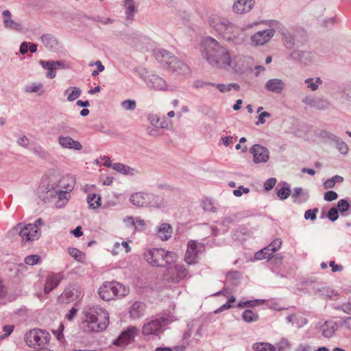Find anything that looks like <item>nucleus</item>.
I'll use <instances>...</instances> for the list:
<instances>
[{
	"label": "nucleus",
	"mask_w": 351,
	"mask_h": 351,
	"mask_svg": "<svg viewBox=\"0 0 351 351\" xmlns=\"http://www.w3.org/2000/svg\"><path fill=\"white\" fill-rule=\"evenodd\" d=\"M2 14L3 18V23L5 27L15 30L20 29V25L12 20L11 12L9 10H4Z\"/></svg>",
	"instance_id": "nucleus-28"
},
{
	"label": "nucleus",
	"mask_w": 351,
	"mask_h": 351,
	"mask_svg": "<svg viewBox=\"0 0 351 351\" xmlns=\"http://www.w3.org/2000/svg\"><path fill=\"white\" fill-rule=\"evenodd\" d=\"M58 143L63 148L73 149L78 151L82 149V146L79 141H75L68 136H60L58 137Z\"/></svg>",
	"instance_id": "nucleus-19"
},
{
	"label": "nucleus",
	"mask_w": 351,
	"mask_h": 351,
	"mask_svg": "<svg viewBox=\"0 0 351 351\" xmlns=\"http://www.w3.org/2000/svg\"><path fill=\"white\" fill-rule=\"evenodd\" d=\"M335 184L334 182V180L332 179V178L326 180L324 182V187L326 189H332L335 186Z\"/></svg>",
	"instance_id": "nucleus-57"
},
{
	"label": "nucleus",
	"mask_w": 351,
	"mask_h": 351,
	"mask_svg": "<svg viewBox=\"0 0 351 351\" xmlns=\"http://www.w3.org/2000/svg\"><path fill=\"white\" fill-rule=\"evenodd\" d=\"M13 328H14L13 326H11V325L4 326L3 329L5 334L2 337H0V339H2L3 338H5L6 337H8L12 332Z\"/></svg>",
	"instance_id": "nucleus-52"
},
{
	"label": "nucleus",
	"mask_w": 351,
	"mask_h": 351,
	"mask_svg": "<svg viewBox=\"0 0 351 351\" xmlns=\"http://www.w3.org/2000/svg\"><path fill=\"white\" fill-rule=\"evenodd\" d=\"M109 324L108 311L98 306L88 308L84 312L82 328L84 332H93L104 330Z\"/></svg>",
	"instance_id": "nucleus-2"
},
{
	"label": "nucleus",
	"mask_w": 351,
	"mask_h": 351,
	"mask_svg": "<svg viewBox=\"0 0 351 351\" xmlns=\"http://www.w3.org/2000/svg\"><path fill=\"white\" fill-rule=\"evenodd\" d=\"M124 221L127 226L134 227L137 230H143L145 226L144 220L137 217H128L124 219Z\"/></svg>",
	"instance_id": "nucleus-30"
},
{
	"label": "nucleus",
	"mask_w": 351,
	"mask_h": 351,
	"mask_svg": "<svg viewBox=\"0 0 351 351\" xmlns=\"http://www.w3.org/2000/svg\"><path fill=\"white\" fill-rule=\"evenodd\" d=\"M329 265L331 267L332 271L333 272H336V271H341L342 269H343L341 265H336L335 261H330Z\"/></svg>",
	"instance_id": "nucleus-60"
},
{
	"label": "nucleus",
	"mask_w": 351,
	"mask_h": 351,
	"mask_svg": "<svg viewBox=\"0 0 351 351\" xmlns=\"http://www.w3.org/2000/svg\"><path fill=\"white\" fill-rule=\"evenodd\" d=\"M121 106L125 110H134L136 107V104L134 100L127 99L123 101Z\"/></svg>",
	"instance_id": "nucleus-39"
},
{
	"label": "nucleus",
	"mask_w": 351,
	"mask_h": 351,
	"mask_svg": "<svg viewBox=\"0 0 351 351\" xmlns=\"http://www.w3.org/2000/svg\"><path fill=\"white\" fill-rule=\"evenodd\" d=\"M282 241L280 239H274L269 245V247L271 249V252H276L278 250L282 245Z\"/></svg>",
	"instance_id": "nucleus-42"
},
{
	"label": "nucleus",
	"mask_w": 351,
	"mask_h": 351,
	"mask_svg": "<svg viewBox=\"0 0 351 351\" xmlns=\"http://www.w3.org/2000/svg\"><path fill=\"white\" fill-rule=\"evenodd\" d=\"M172 125V123L171 121L167 120L165 117L162 119L160 118V121L158 123V127L160 128H169L170 126Z\"/></svg>",
	"instance_id": "nucleus-49"
},
{
	"label": "nucleus",
	"mask_w": 351,
	"mask_h": 351,
	"mask_svg": "<svg viewBox=\"0 0 351 351\" xmlns=\"http://www.w3.org/2000/svg\"><path fill=\"white\" fill-rule=\"evenodd\" d=\"M202 208L206 211H214L215 208L213 205L212 202L209 199H206L202 202Z\"/></svg>",
	"instance_id": "nucleus-47"
},
{
	"label": "nucleus",
	"mask_w": 351,
	"mask_h": 351,
	"mask_svg": "<svg viewBox=\"0 0 351 351\" xmlns=\"http://www.w3.org/2000/svg\"><path fill=\"white\" fill-rule=\"evenodd\" d=\"M145 82L147 86L158 90H165L167 87L165 81L160 76L154 74L149 75L145 79Z\"/></svg>",
	"instance_id": "nucleus-16"
},
{
	"label": "nucleus",
	"mask_w": 351,
	"mask_h": 351,
	"mask_svg": "<svg viewBox=\"0 0 351 351\" xmlns=\"http://www.w3.org/2000/svg\"><path fill=\"white\" fill-rule=\"evenodd\" d=\"M18 143L20 145L26 147L29 144V140L26 136H22L19 139Z\"/></svg>",
	"instance_id": "nucleus-64"
},
{
	"label": "nucleus",
	"mask_w": 351,
	"mask_h": 351,
	"mask_svg": "<svg viewBox=\"0 0 351 351\" xmlns=\"http://www.w3.org/2000/svg\"><path fill=\"white\" fill-rule=\"evenodd\" d=\"M255 163L266 162L269 158V150L261 145L256 144L250 149Z\"/></svg>",
	"instance_id": "nucleus-14"
},
{
	"label": "nucleus",
	"mask_w": 351,
	"mask_h": 351,
	"mask_svg": "<svg viewBox=\"0 0 351 351\" xmlns=\"http://www.w3.org/2000/svg\"><path fill=\"white\" fill-rule=\"evenodd\" d=\"M138 330L135 326H130L126 330L123 331L119 337L115 339L113 344L119 347L124 348L134 341Z\"/></svg>",
	"instance_id": "nucleus-13"
},
{
	"label": "nucleus",
	"mask_w": 351,
	"mask_h": 351,
	"mask_svg": "<svg viewBox=\"0 0 351 351\" xmlns=\"http://www.w3.org/2000/svg\"><path fill=\"white\" fill-rule=\"evenodd\" d=\"M186 269L182 265L175 264L167 267L164 276L169 282H179L186 276Z\"/></svg>",
	"instance_id": "nucleus-12"
},
{
	"label": "nucleus",
	"mask_w": 351,
	"mask_h": 351,
	"mask_svg": "<svg viewBox=\"0 0 351 351\" xmlns=\"http://www.w3.org/2000/svg\"><path fill=\"white\" fill-rule=\"evenodd\" d=\"M25 91L29 93H35L39 95H41L45 92L43 85L41 83H33L32 84L27 85L25 87Z\"/></svg>",
	"instance_id": "nucleus-34"
},
{
	"label": "nucleus",
	"mask_w": 351,
	"mask_h": 351,
	"mask_svg": "<svg viewBox=\"0 0 351 351\" xmlns=\"http://www.w3.org/2000/svg\"><path fill=\"white\" fill-rule=\"evenodd\" d=\"M197 244L195 241H190L188 243L187 250L185 254V261L191 265L197 262Z\"/></svg>",
	"instance_id": "nucleus-18"
},
{
	"label": "nucleus",
	"mask_w": 351,
	"mask_h": 351,
	"mask_svg": "<svg viewBox=\"0 0 351 351\" xmlns=\"http://www.w3.org/2000/svg\"><path fill=\"white\" fill-rule=\"evenodd\" d=\"M81 291L77 288H68L64 290L60 297V300L65 303H69L79 298Z\"/></svg>",
	"instance_id": "nucleus-21"
},
{
	"label": "nucleus",
	"mask_w": 351,
	"mask_h": 351,
	"mask_svg": "<svg viewBox=\"0 0 351 351\" xmlns=\"http://www.w3.org/2000/svg\"><path fill=\"white\" fill-rule=\"evenodd\" d=\"M276 183V179L274 178H271L267 180L264 184L265 189L266 191L271 190V189L274 188Z\"/></svg>",
	"instance_id": "nucleus-48"
},
{
	"label": "nucleus",
	"mask_w": 351,
	"mask_h": 351,
	"mask_svg": "<svg viewBox=\"0 0 351 351\" xmlns=\"http://www.w3.org/2000/svg\"><path fill=\"white\" fill-rule=\"evenodd\" d=\"M169 323L166 317H158L146 322L142 328V333L145 335L158 336L162 333L164 327Z\"/></svg>",
	"instance_id": "nucleus-7"
},
{
	"label": "nucleus",
	"mask_w": 351,
	"mask_h": 351,
	"mask_svg": "<svg viewBox=\"0 0 351 351\" xmlns=\"http://www.w3.org/2000/svg\"><path fill=\"white\" fill-rule=\"evenodd\" d=\"M242 317L246 322H252L258 320V315L251 310H245L243 313Z\"/></svg>",
	"instance_id": "nucleus-35"
},
{
	"label": "nucleus",
	"mask_w": 351,
	"mask_h": 351,
	"mask_svg": "<svg viewBox=\"0 0 351 351\" xmlns=\"http://www.w3.org/2000/svg\"><path fill=\"white\" fill-rule=\"evenodd\" d=\"M173 233L171 226L167 223H163L158 227L157 237L162 241L169 239Z\"/></svg>",
	"instance_id": "nucleus-23"
},
{
	"label": "nucleus",
	"mask_w": 351,
	"mask_h": 351,
	"mask_svg": "<svg viewBox=\"0 0 351 351\" xmlns=\"http://www.w3.org/2000/svg\"><path fill=\"white\" fill-rule=\"evenodd\" d=\"M271 114L267 112H261L258 117V121L256 123V125L259 124H264L265 123V117H269Z\"/></svg>",
	"instance_id": "nucleus-50"
},
{
	"label": "nucleus",
	"mask_w": 351,
	"mask_h": 351,
	"mask_svg": "<svg viewBox=\"0 0 351 351\" xmlns=\"http://www.w3.org/2000/svg\"><path fill=\"white\" fill-rule=\"evenodd\" d=\"M234 301H235L234 297H233V296L230 297L228 299V302L226 303L225 304H223V306H221L220 308H219L216 311V312L217 313V312L221 311L223 309L230 308L231 307L230 303L234 302Z\"/></svg>",
	"instance_id": "nucleus-53"
},
{
	"label": "nucleus",
	"mask_w": 351,
	"mask_h": 351,
	"mask_svg": "<svg viewBox=\"0 0 351 351\" xmlns=\"http://www.w3.org/2000/svg\"><path fill=\"white\" fill-rule=\"evenodd\" d=\"M201 53L209 64L217 68L228 69L232 66L234 61L229 50L212 38L202 42Z\"/></svg>",
	"instance_id": "nucleus-1"
},
{
	"label": "nucleus",
	"mask_w": 351,
	"mask_h": 351,
	"mask_svg": "<svg viewBox=\"0 0 351 351\" xmlns=\"http://www.w3.org/2000/svg\"><path fill=\"white\" fill-rule=\"evenodd\" d=\"M40 64L43 66V68L48 69L49 71L47 73V77L49 78H53L55 77L56 73L55 70L58 69L59 66H60L61 63L60 62H54L53 60L51 61H44L40 60Z\"/></svg>",
	"instance_id": "nucleus-24"
},
{
	"label": "nucleus",
	"mask_w": 351,
	"mask_h": 351,
	"mask_svg": "<svg viewBox=\"0 0 351 351\" xmlns=\"http://www.w3.org/2000/svg\"><path fill=\"white\" fill-rule=\"evenodd\" d=\"M121 250H122L121 249V243H119V242H116L114 244V247L112 250V253L114 254V255H117L118 254Z\"/></svg>",
	"instance_id": "nucleus-58"
},
{
	"label": "nucleus",
	"mask_w": 351,
	"mask_h": 351,
	"mask_svg": "<svg viewBox=\"0 0 351 351\" xmlns=\"http://www.w3.org/2000/svg\"><path fill=\"white\" fill-rule=\"evenodd\" d=\"M74 179L72 177L65 176L63 177L59 182L60 187L64 188L66 191H62L61 189H56V196L58 198V202H57L58 206H62L64 205L65 203L68 200L67 196L69 195L68 191H71L74 186Z\"/></svg>",
	"instance_id": "nucleus-9"
},
{
	"label": "nucleus",
	"mask_w": 351,
	"mask_h": 351,
	"mask_svg": "<svg viewBox=\"0 0 351 351\" xmlns=\"http://www.w3.org/2000/svg\"><path fill=\"white\" fill-rule=\"evenodd\" d=\"M129 293V289L118 282H106L98 291L99 297L104 300H111L116 297H124Z\"/></svg>",
	"instance_id": "nucleus-5"
},
{
	"label": "nucleus",
	"mask_w": 351,
	"mask_h": 351,
	"mask_svg": "<svg viewBox=\"0 0 351 351\" xmlns=\"http://www.w3.org/2000/svg\"><path fill=\"white\" fill-rule=\"evenodd\" d=\"M87 202L89 207L95 209L99 208L101 204V198L99 194L90 193L87 196Z\"/></svg>",
	"instance_id": "nucleus-31"
},
{
	"label": "nucleus",
	"mask_w": 351,
	"mask_h": 351,
	"mask_svg": "<svg viewBox=\"0 0 351 351\" xmlns=\"http://www.w3.org/2000/svg\"><path fill=\"white\" fill-rule=\"evenodd\" d=\"M254 4V0H235L233 10L237 14H243L251 10Z\"/></svg>",
	"instance_id": "nucleus-20"
},
{
	"label": "nucleus",
	"mask_w": 351,
	"mask_h": 351,
	"mask_svg": "<svg viewBox=\"0 0 351 351\" xmlns=\"http://www.w3.org/2000/svg\"><path fill=\"white\" fill-rule=\"evenodd\" d=\"M213 86L215 87L220 93H227L230 91L235 90L239 91L240 86L237 83L225 84H212Z\"/></svg>",
	"instance_id": "nucleus-27"
},
{
	"label": "nucleus",
	"mask_w": 351,
	"mask_h": 351,
	"mask_svg": "<svg viewBox=\"0 0 351 351\" xmlns=\"http://www.w3.org/2000/svg\"><path fill=\"white\" fill-rule=\"evenodd\" d=\"M146 306L141 302H135L130 306L129 313L132 319H138L143 316Z\"/></svg>",
	"instance_id": "nucleus-22"
},
{
	"label": "nucleus",
	"mask_w": 351,
	"mask_h": 351,
	"mask_svg": "<svg viewBox=\"0 0 351 351\" xmlns=\"http://www.w3.org/2000/svg\"><path fill=\"white\" fill-rule=\"evenodd\" d=\"M130 200L132 204L138 206L149 205L151 206L160 208L163 205V200L160 197L141 192L132 194Z\"/></svg>",
	"instance_id": "nucleus-6"
},
{
	"label": "nucleus",
	"mask_w": 351,
	"mask_h": 351,
	"mask_svg": "<svg viewBox=\"0 0 351 351\" xmlns=\"http://www.w3.org/2000/svg\"><path fill=\"white\" fill-rule=\"evenodd\" d=\"M274 36V30L269 29L258 32L252 36V42L255 45H263L267 43Z\"/></svg>",
	"instance_id": "nucleus-15"
},
{
	"label": "nucleus",
	"mask_w": 351,
	"mask_h": 351,
	"mask_svg": "<svg viewBox=\"0 0 351 351\" xmlns=\"http://www.w3.org/2000/svg\"><path fill=\"white\" fill-rule=\"evenodd\" d=\"M78 309L75 307H73L69 312V313L66 315V317L68 320L71 321L76 315Z\"/></svg>",
	"instance_id": "nucleus-56"
},
{
	"label": "nucleus",
	"mask_w": 351,
	"mask_h": 351,
	"mask_svg": "<svg viewBox=\"0 0 351 351\" xmlns=\"http://www.w3.org/2000/svg\"><path fill=\"white\" fill-rule=\"evenodd\" d=\"M125 14L127 20L132 21L134 13L137 11V6L134 0L124 1Z\"/></svg>",
	"instance_id": "nucleus-25"
},
{
	"label": "nucleus",
	"mask_w": 351,
	"mask_h": 351,
	"mask_svg": "<svg viewBox=\"0 0 351 351\" xmlns=\"http://www.w3.org/2000/svg\"><path fill=\"white\" fill-rule=\"evenodd\" d=\"M250 191L249 189L240 186L239 189L234 190L233 194L237 197H240L243 193H248Z\"/></svg>",
	"instance_id": "nucleus-51"
},
{
	"label": "nucleus",
	"mask_w": 351,
	"mask_h": 351,
	"mask_svg": "<svg viewBox=\"0 0 351 351\" xmlns=\"http://www.w3.org/2000/svg\"><path fill=\"white\" fill-rule=\"evenodd\" d=\"M284 83L281 80L279 79H272L269 80L266 83V88L274 93H280L284 88Z\"/></svg>",
	"instance_id": "nucleus-26"
},
{
	"label": "nucleus",
	"mask_w": 351,
	"mask_h": 351,
	"mask_svg": "<svg viewBox=\"0 0 351 351\" xmlns=\"http://www.w3.org/2000/svg\"><path fill=\"white\" fill-rule=\"evenodd\" d=\"M338 209L341 213L345 212L348 210L350 204L346 199H340L337 203Z\"/></svg>",
	"instance_id": "nucleus-44"
},
{
	"label": "nucleus",
	"mask_w": 351,
	"mask_h": 351,
	"mask_svg": "<svg viewBox=\"0 0 351 351\" xmlns=\"http://www.w3.org/2000/svg\"><path fill=\"white\" fill-rule=\"evenodd\" d=\"M49 333L40 329L31 330L25 335L26 343L29 347L33 348H36V346H43L49 341Z\"/></svg>",
	"instance_id": "nucleus-8"
},
{
	"label": "nucleus",
	"mask_w": 351,
	"mask_h": 351,
	"mask_svg": "<svg viewBox=\"0 0 351 351\" xmlns=\"http://www.w3.org/2000/svg\"><path fill=\"white\" fill-rule=\"evenodd\" d=\"M208 23L220 34L223 39L228 41H236L241 34V29L226 19L217 14L210 16Z\"/></svg>",
	"instance_id": "nucleus-3"
},
{
	"label": "nucleus",
	"mask_w": 351,
	"mask_h": 351,
	"mask_svg": "<svg viewBox=\"0 0 351 351\" xmlns=\"http://www.w3.org/2000/svg\"><path fill=\"white\" fill-rule=\"evenodd\" d=\"M101 160L104 161L103 165L104 166H106L107 167L112 168V166H113L114 163H112L111 160H110V158H108L107 156H104V158H101Z\"/></svg>",
	"instance_id": "nucleus-61"
},
{
	"label": "nucleus",
	"mask_w": 351,
	"mask_h": 351,
	"mask_svg": "<svg viewBox=\"0 0 351 351\" xmlns=\"http://www.w3.org/2000/svg\"><path fill=\"white\" fill-rule=\"evenodd\" d=\"M144 258L152 266L162 267L165 265H170L175 263L178 259V256L173 252L154 248L144 254Z\"/></svg>",
	"instance_id": "nucleus-4"
},
{
	"label": "nucleus",
	"mask_w": 351,
	"mask_h": 351,
	"mask_svg": "<svg viewBox=\"0 0 351 351\" xmlns=\"http://www.w3.org/2000/svg\"><path fill=\"white\" fill-rule=\"evenodd\" d=\"M317 212V208L309 209L305 212L304 218L306 219H310L311 220L314 221L316 219Z\"/></svg>",
	"instance_id": "nucleus-43"
},
{
	"label": "nucleus",
	"mask_w": 351,
	"mask_h": 351,
	"mask_svg": "<svg viewBox=\"0 0 351 351\" xmlns=\"http://www.w3.org/2000/svg\"><path fill=\"white\" fill-rule=\"evenodd\" d=\"M338 197V195L336 192L333 191H329L325 193L324 198L326 201L331 202L337 199Z\"/></svg>",
	"instance_id": "nucleus-45"
},
{
	"label": "nucleus",
	"mask_w": 351,
	"mask_h": 351,
	"mask_svg": "<svg viewBox=\"0 0 351 351\" xmlns=\"http://www.w3.org/2000/svg\"><path fill=\"white\" fill-rule=\"evenodd\" d=\"M254 258L256 260H263L267 258V255L265 254L261 250L254 254Z\"/></svg>",
	"instance_id": "nucleus-63"
},
{
	"label": "nucleus",
	"mask_w": 351,
	"mask_h": 351,
	"mask_svg": "<svg viewBox=\"0 0 351 351\" xmlns=\"http://www.w3.org/2000/svg\"><path fill=\"white\" fill-rule=\"evenodd\" d=\"M63 278V274L62 273L51 274L49 275L46 279V282L44 287V291L45 293H49L54 288L58 287L60 281Z\"/></svg>",
	"instance_id": "nucleus-17"
},
{
	"label": "nucleus",
	"mask_w": 351,
	"mask_h": 351,
	"mask_svg": "<svg viewBox=\"0 0 351 351\" xmlns=\"http://www.w3.org/2000/svg\"><path fill=\"white\" fill-rule=\"evenodd\" d=\"M29 49V44L27 42H23L20 46V53L21 54H25Z\"/></svg>",
	"instance_id": "nucleus-59"
},
{
	"label": "nucleus",
	"mask_w": 351,
	"mask_h": 351,
	"mask_svg": "<svg viewBox=\"0 0 351 351\" xmlns=\"http://www.w3.org/2000/svg\"><path fill=\"white\" fill-rule=\"evenodd\" d=\"M64 94L67 96L68 101H73L81 95V90L77 87H69L64 90Z\"/></svg>",
	"instance_id": "nucleus-32"
},
{
	"label": "nucleus",
	"mask_w": 351,
	"mask_h": 351,
	"mask_svg": "<svg viewBox=\"0 0 351 351\" xmlns=\"http://www.w3.org/2000/svg\"><path fill=\"white\" fill-rule=\"evenodd\" d=\"M328 217L332 221L337 220L339 217L337 208L335 207L331 208L328 211Z\"/></svg>",
	"instance_id": "nucleus-46"
},
{
	"label": "nucleus",
	"mask_w": 351,
	"mask_h": 351,
	"mask_svg": "<svg viewBox=\"0 0 351 351\" xmlns=\"http://www.w3.org/2000/svg\"><path fill=\"white\" fill-rule=\"evenodd\" d=\"M278 346L279 350H283L285 349L289 348L290 344H289V342L287 339H283L279 342Z\"/></svg>",
	"instance_id": "nucleus-54"
},
{
	"label": "nucleus",
	"mask_w": 351,
	"mask_h": 351,
	"mask_svg": "<svg viewBox=\"0 0 351 351\" xmlns=\"http://www.w3.org/2000/svg\"><path fill=\"white\" fill-rule=\"evenodd\" d=\"M16 229L20 230L19 235L25 241L36 240L40 234V228L36 223H28L25 226L19 223L16 226Z\"/></svg>",
	"instance_id": "nucleus-11"
},
{
	"label": "nucleus",
	"mask_w": 351,
	"mask_h": 351,
	"mask_svg": "<svg viewBox=\"0 0 351 351\" xmlns=\"http://www.w3.org/2000/svg\"><path fill=\"white\" fill-rule=\"evenodd\" d=\"M290 194L291 190L289 187H282L278 189L277 191L278 197L282 200L287 199L290 195Z\"/></svg>",
	"instance_id": "nucleus-40"
},
{
	"label": "nucleus",
	"mask_w": 351,
	"mask_h": 351,
	"mask_svg": "<svg viewBox=\"0 0 351 351\" xmlns=\"http://www.w3.org/2000/svg\"><path fill=\"white\" fill-rule=\"evenodd\" d=\"M154 56L165 68L171 63L179 64L180 68L186 69V64L171 52L163 49H157L154 51Z\"/></svg>",
	"instance_id": "nucleus-10"
},
{
	"label": "nucleus",
	"mask_w": 351,
	"mask_h": 351,
	"mask_svg": "<svg viewBox=\"0 0 351 351\" xmlns=\"http://www.w3.org/2000/svg\"><path fill=\"white\" fill-rule=\"evenodd\" d=\"M253 348L256 351H276L274 346L268 343H256L254 344Z\"/></svg>",
	"instance_id": "nucleus-36"
},
{
	"label": "nucleus",
	"mask_w": 351,
	"mask_h": 351,
	"mask_svg": "<svg viewBox=\"0 0 351 351\" xmlns=\"http://www.w3.org/2000/svg\"><path fill=\"white\" fill-rule=\"evenodd\" d=\"M254 258L256 260H263L267 258V255L265 254L261 250L254 254Z\"/></svg>",
	"instance_id": "nucleus-62"
},
{
	"label": "nucleus",
	"mask_w": 351,
	"mask_h": 351,
	"mask_svg": "<svg viewBox=\"0 0 351 351\" xmlns=\"http://www.w3.org/2000/svg\"><path fill=\"white\" fill-rule=\"evenodd\" d=\"M112 169L124 175H134V169L122 163H114Z\"/></svg>",
	"instance_id": "nucleus-33"
},
{
	"label": "nucleus",
	"mask_w": 351,
	"mask_h": 351,
	"mask_svg": "<svg viewBox=\"0 0 351 351\" xmlns=\"http://www.w3.org/2000/svg\"><path fill=\"white\" fill-rule=\"evenodd\" d=\"M41 40L43 45L50 50L56 49L58 42L51 34H45L41 36Z\"/></svg>",
	"instance_id": "nucleus-29"
},
{
	"label": "nucleus",
	"mask_w": 351,
	"mask_h": 351,
	"mask_svg": "<svg viewBox=\"0 0 351 351\" xmlns=\"http://www.w3.org/2000/svg\"><path fill=\"white\" fill-rule=\"evenodd\" d=\"M166 69L169 71L177 72L178 73H182V74L187 73L189 71V69L186 64V69H182V68H180L179 64H177L175 63H171V64H170V65H167Z\"/></svg>",
	"instance_id": "nucleus-37"
},
{
	"label": "nucleus",
	"mask_w": 351,
	"mask_h": 351,
	"mask_svg": "<svg viewBox=\"0 0 351 351\" xmlns=\"http://www.w3.org/2000/svg\"><path fill=\"white\" fill-rule=\"evenodd\" d=\"M68 252L77 261H82L84 258V254L77 248L69 247L68 248Z\"/></svg>",
	"instance_id": "nucleus-38"
},
{
	"label": "nucleus",
	"mask_w": 351,
	"mask_h": 351,
	"mask_svg": "<svg viewBox=\"0 0 351 351\" xmlns=\"http://www.w3.org/2000/svg\"><path fill=\"white\" fill-rule=\"evenodd\" d=\"M40 257L37 254H32L27 256L25 258V263L29 265H34L39 263Z\"/></svg>",
	"instance_id": "nucleus-41"
},
{
	"label": "nucleus",
	"mask_w": 351,
	"mask_h": 351,
	"mask_svg": "<svg viewBox=\"0 0 351 351\" xmlns=\"http://www.w3.org/2000/svg\"><path fill=\"white\" fill-rule=\"evenodd\" d=\"M305 83L308 84V87L311 88V90L314 91L317 89L318 85L316 82H313L312 78H308L305 80Z\"/></svg>",
	"instance_id": "nucleus-55"
}]
</instances>
